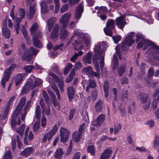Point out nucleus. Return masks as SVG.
<instances>
[{
  "mask_svg": "<svg viewBox=\"0 0 159 159\" xmlns=\"http://www.w3.org/2000/svg\"><path fill=\"white\" fill-rule=\"evenodd\" d=\"M25 97H23L20 100L14 112L11 119V126L13 128H15L16 125H18L20 123L19 116L23 107L25 105Z\"/></svg>",
  "mask_w": 159,
  "mask_h": 159,
  "instance_id": "1",
  "label": "nucleus"
},
{
  "mask_svg": "<svg viewBox=\"0 0 159 159\" xmlns=\"http://www.w3.org/2000/svg\"><path fill=\"white\" fill-rule=\"evenodd\" d=\"M42 84V80L38 78H35L32 76L25 85L23 87L22 92L23 94L26 93L29 90H32L35 87L40 85Z\"/></svg>",
  "mask_w": 159,
  "mask_h": 159,
  "instance_id": "2",
  "label": "nucleus"
},
{
  "mask_svg": "<svg viewBox=\"0 0 159 159\" xmlns=\"http://www.w3.org/2000/svg\"><path fill=\"white\" fill-rule=\"evenodd\" d=\"M94 51L95 53L93 57V61L98 62L100 59V63L102 72L103 71V67L104 65V53L102 52L101 49V44L100 43H98L94 48Z\"/></svg>",
  "mask_w": 159,
  "mask_h": 159,
  "instance_id": "3",
  "label": "nucleus"
},
{
  "mask_svg": "<svg viewBox=\"0 0 159 159\" xmlns=\"http://www.w3.org/2000/svg\"><path fill=\"white\" fill-rule=\"evenodd\" d=\"M136 41L138 42L137 45L138 48H142L143 46H145V47L143 49L144 50H145L146 49V47L148 46L152 45L154 48L159 50V46H156L154 43L149 40L145 39L144 36L140 33L137 34Z\"/></svg>",
  "mask_w": 159,
  "mask_h": 159,
  "instance_id": "4",
  "label": "nucleus"
},
{
  "mask_svg": "<svg viewBox=\"0 0 159 159\" xmlns=\"http://www.w3.org/2000/svg\"><path fill=\"white\" fill-rule=\"evenodd\" d=\"M16 97V96H13L10 98L8 101V103L4 110L3 114L2 116L0 115V124L1 125H3L6 123V120L5 119L6 118L8 113L10 110V107L11 105Z\"/></svg>",
  "mask_w": 159,
  "mask_h": 159,
  "instance_id": "5",
  "label": "nucleus"
},
{
  "mask_svg": "<svg viewBox=\"0 0 159 159\" xmlns=\"http://www.w3.org/2000/svg\"><path fill=\"white\" fill-rule=\"evenodd\" d=\"M135 35V33L133 32L128 34L121 45V47L123 50H125L128 46H131L134 43V39L133 38Z\"/></svg>",
  "mask_w": 159,
  "mask_h": 159,
  "instance_id": "6",
  "label": "nucleus"
},
{
  "mask_svg": "<svg viewBox=\"0 0 159 159\" xmlns=\"http://www.w3.org/2000/svg\"><path fill=\"white\" fill-rule=\"evenodd\" d=\"M22 49L20 48L19 49V55H21L22 52H24V53L22 56V59L23 60H25L27 61H29L31 59V57L28 52L29 50H25V46L24 44H22L21 45Z\"/></svg>",
  "mask_w": 159,
  "mask_h": 159,
  "instance_id": "7",
  "label": "nucleus"
},
{
  "mask_svg": "<svg viewBox=\"0 0 159 159\" xmlns=\"http://www.w3.org/2000/svg\"><path fill=\"white\" fill-rule=\"evenodd\" d=\"M71 16L70 12H67L64 14L59 20L61 27L66 28L68 26L70 18Z\"/></svg>",
  "mask_w": 159,
  "mask_h": 159,
  "instance_id": "8",
  "label": "nucleus"
},
{
  "mask_svg": "<svg viewBox=\"0 0 159 159\" xmlns=\"http://www.w3.org/2000/svg\"><path fill=\"white\" fill-rule=\"evenodd\" d=\"M74 34L76 36H80V39H82V41L84 42V43L87 47H89L91 44L90 39L88 37H86L82 34V33L78 30H75L74 32Z\"/></svg>",
  "mask_w": 159,
  "mask_h": 159,
  "instance_id": "9",
  "label": "nucleus"
},
{
  "mask_svg": "<svg viewBox=\"0 0 159 159\" xmlns=\"http://www.w3.org/2000/svg\"><path fill=\"white\" fill-rule=\"evenodd\" d=\"M57 130V126L56 125H55L53 126L52 129L44 134L43 139V141L45 143L46 142L47 140L49 141Z\"/></svg>",
  "mask_w": 159,
  "mask_h": 159,
  "instance_id": "10",
  "label": "nucleus"
},
{
  "mask_svg": "<svg viewBox=\"0 0 159 159\" xmlns=\"http://www.w3.org/2000/svg\"><path fill=\"white\" fill-rule=\"evenodd\" d=\"M70 134L68 129L65 128H61L60 131L61 141L63 143L66 142L68 139Z\"/></svg>",
  "mask_w": 159,
  "mask_h": 159,
  "instance_id": "11",
  "label": "nucleus"
},
{
  "mask_svg": "<svg viewBox=\"0 0 159 159\" xmlns=\"http://www.w3.org/2000/svg\"><path fill=\"white\" fill-rule=\"evenodd\" d=\"M48 75L52 77L53 80L56 81L58 83V85L59 89L61 92H63V87L64 86V82L62 78H59L56 75L52 72H50Z\"/></svg>",
  "mask_w": 159,
  "mask_h": 159,
  "instance_id": "12",
  "label": "nucleus"
},
{
  "mask_svg": "<svg viewBox=\"0 0 159 159\" xmlns=\"http://www.w3.org/2000/svg\"><path fill=\"white\" fill-rule=\"evenodd\" d=\"M37 33L38 35L33 37V42L35 46L39 48H41L42 47V45L38 39L42 37V34L41 32H39Z\"/></svg>",
  "mask_w": 159,
  "mask_h": 159,
  "instance_id": "13",
  "label": "nucleus"
},
{
  "mask_svg": "<svg viewBox=\"0 0 159 159\" xmlns=\"http://www.w3.org/2000/svg\"><path fill=\"white\" fill-rule=\"evenodd\" d=\"M24 143L25 145H29L33 141L34 138V135L32 131L29 133H25Z\"/></svg>",
  "mask_w": 159,
  "mask_h": 159,
  "instance_id": "14",
  "label": "nucleus"
},
{
  "mask_svg": "<svg viewBox=\"0 0 159 159\" xmlns=\"http://www.w3.org/2000/svg\"><path fill=\"white\" fill-rule=\"evenodd\" d=\"M79 41L77 42L76 40L73 39L71 40L73 46V48L76 50L81 49L83 47V41L82 39L79 38Z\"/></svg>",
  "mask_w": 159,
  "mask_h": 159,
  "instance_id": "15",
  "label": "nucleus"
},
{
  "mask_svg": "<svg viewBox=\"0 0 159 159\" xmlns=\"http://www.w3.org/2000/svg\"><path fill=\"white\" fill-rule=\"evenodd\" d=\"M59 28L60 26L58 24H56L54 26L50 35L51 39H55L57 38Z\"/></svg>",
  "mask_w": 159,
  "mask_h": 159,
  "instance_id": "16",
  "label": "nucleus"
},
{
  "mask_svg": "<svg viewBox=\"0 0 159 159\" xmlns=\"http://www.w3.org/2000/svg\"><path fill=\"white\" fill-rule=\"evenodd\" d=\"M53 0H47L46 1H43L41 3V11L42 13L45 14L48 12V9L47 4L52 2Z\"/></svg>",
  "mask_w": 159,
  "mask_h": 159,
  "instance_id": "17",
  "label": "nucleus"
},
{
  "mask_svg": "<svg viewBox=\"0 0 159 159\" xmlns=\"http://www.w3.org/2000/svg\"><path fill=\"white\" fill-rule=\"evenodd\" d=\"M105 117V115L104 114H101L100 115L96 120L93 122V125L95 126H100L104 121Z\"/></svg>",
  "mask_w": 159,
  "mask_h": 159,
  "instance_id": "18",
  "label": "nucleus"
},
{
  "mask_svg": "<svg viewBox=\"0 0 159 159\" xmlns=\"http://www.w3.org/2000/svg\"><path fill=\"white\" fill-rule=\"evenodd\" d=\"M56 20V18L54 17L50 18L48 20L46 25L49 32L52 30V28L53 27Z\"/></svg>",
  "mask_w": 159,
  "mask_h": 159,
  "instance_id": "19",
  "label": "nucleus"
},
{
  "mask_svg": "<svg viewBox=\"0 0 159 159\" xmlns=\"http://www.w3.org/2000/svg\"><path fill=\"white\" fill-rule=\"evenodd\" d=\"M83 11V8L82 4H80L76 8L75 17L76 19H79Z\"/></svg>",
  "mask_w": 159,
  "mask_h": 159,
  "instance_id": "20",
  "label": "nucleus"
},
{
  "mask_svg": "<svg viewBox=\"0 0 159 159\" xmlns=\"http://www.w3.org/2000/svg\"><path fill=\"white\" fill-rule=\"evenodd\" d=\"M116 24L118 27L121 29H122L124 27L126 22L124 20L123 17H118L116 20Z\"/></svg>",
  "mask_w": 159,
  "mask_h": 159,
  "instance_id": "21",
  "label": "nucleus"
},
{
  "mask_svg": "<svg viewBox=\"0 0 159 159\" xmlns=\"http://www.w3.org/2000/svg\"><path fill=\"white\" fill-rule=\"evenodd\" d=\"M112 151L108 148L106 149L104 152L102 153L100 157V159H107L111 155Z\"/></svg>",
  "mask_w": 159,
  "mask_h": 159,
  "instance_id": "22",
  "label": "nucleus"
},
{
  "mask_svg": "<svg viewBox=\"0 0 159 159\" xmlns=\"http://www.w3.org/2000/svg\"><path fill=\"white\" fill-rule=\"evenodd\" d=\"M75 88L73 86H70L67 89V92L69 100H71L74 98Z\"/></svg>",
  "mask_w": 159,
  "mask_h": 159,
  "instance_id": "23",
  "label": "nucleus"
},
{
  "mask_svg": "<svg viewBox=\"0 0 159 159\" xmlns=\"http://www.w3.org/2000/svg\"><path fill=\"white\" fill-rule=\"evenodd\" d=\"M38 28V25L37 23H34L30 28V31L32 35L35 36L38 35V32H41L40 31H37L36 30Z\"/></svg>",
  "mask_w": 159,
  "mask_h": 159,
  "instance_id": "24",
  "label": "nucleus"
},
{
  "mask_svg": "<svg viewBox=\"0 0 159 159\" xmlns=\"http://www.w3.org/2000/svg\"><path fill=\"white\" fill-rule=\"evenodd\" d=\"M31 102V100H30L27 102L26 103L23 110L24 113L21 115V119L22 121H24V120L26 114L27 110L30 107Z\"/></svg>",
  "mask_w": 159,
  "mask_h": 159,
  "instance_id": "25",
  "label": "nucleus"
},
{
  "mask_svg": "<svg viewBox=\"0 0 159 159\" xmlns=\"http://www.w3.org/2000/svg\"><path fill=\"white\" fill-rule=\"evenodd\" d=\"M94 65L95 66L96 70L97 72L93 71L92 75H94L95 77H100V70L99 68V65L98 62L93 61Z\"/></svg>",
  "mask_w": 159,
  "mask_h": 159,
  "instance_id": "26",
  "label": "nucleus"
},
{
  "mask_svg": "<svg viewBox=\"0 0 159 159\" xmlns=\"http://www.w3.org/2000/svg\"><path fill=\"white\" fill-rule=\"evenodd\" d=\"M69 34L68 30L65 29V28L62 27L60 30V39H65L68 35Z\"/></svg>",
  "mask_w": 159,
  "mask_h": 159,
  "instance_id": "27",
  "label": "nucleus"
},
{
  "mask_svg": "<svg viewBox=\"0 0 159 159\" xmlns=\"http://www.w3.org/2000/svg\"><path fill=\"white\" fill-rule=\"evenodd\" d=\"M36 8L34 5H32L30 6L29 9V13L27 15L28 17L31 19L35 13Z\"/></svg>",
  "mask_w": 159,
  "mask_h": 159,
  "instance_id": "28",
  "label": "nucleus"
},
{
  "mask_svg": "<svg viewBox=\"0 0 159 159\" xmlns=\"http://www.w3.org/2000/svg\"><path fill=\"white\" fill-rule=\"evenodd\" d=\"M92 53L91 52H88L87 54L83 57V60L85 63L90 64L91 62V59Z\"/></svg>",
  "mask_w": 159,
  "mask_h": 159,
  "instance_id": "29",
  "label": "nucleus"
},
{
  "mask_svg": "<svg viewBox=\"0 0 159 159\" xmlns=\"http://www.w3.org/2000/svg\"><path fill=\"white\" fill-rule=\"evenodd\" d=\"M102 103L101 100H100L96 103L95 106V110L96 112H100L102 108Z\"/></svg>",
  "mask_w": 159,
  "mask_h": 159,
  "instance_id": "30",
  "label": "nucleus"
},
{
  "mask_svg": "<svg viewBox=\"0 0 159 159\" xmlns=\"http://www.w3.org/2000/svg\"><path fill=\"white\" fill-rule=\"evenodd\" d=\"M154 74V70L152 68H150L148 71V76L145 78V80L147 82L149 83L151 81L150 78L152 77Z\"/></svg>",
  "mask_w": 159,
  "mask_h": 159,
  "instance_id": "31",
  "label": "nucleus"
},
{
  "mask_svg": "<svg viewBox=\"0 0 159 159\" xmlns=\"http://www.w3.org/2000/svg\"><path fill=\"white\" fill-rule=\"evenodd\" d=\"M109 87V83L108 81H105L104 82L103 85V90L104 92L105 96L107 98L109 95L108 88Z\"/></svg>",
  "mask_w": 159,
  "mask_h": 159,
  "instance_id": "32",
  "label": "nucleus"
},
{
  "mask_svg": "<svg viewBox=\"0 0 159 159\" xmlns=\"http://www.w3.org/2000/svg\"><path fill=\"white\" fill-rule=\"evenodd\" d=\"M63 154L62 149L59 148L56 151L54 154V157L57 159H61L62 156Z\"/></svg>",
  "mask_w": 159,
  "mask_h": 159,
  "instance_id": "33",
  "label": "nucleus"
},
{
  "mask_svg": "<svg viewBox=\"0 0 159 159\" xmlns=\"http://www.w3.org/2000/svg\"><path fill=\"white\" fill-rule=\"evenodd\" d=\"M16 23V24L14 26L16 33L17 34H19V30L20 29V23L21 21V19L19 18H17L15 20H14Z\"/></svg>",
  "mask_w": 159,
  "mask_h": 159,
  "instance_id": "34",
  "label": "nucleus"
},
{
  "mask_svg": "<svg viewBox=\"0 0 159 159\" xmlns=\"http://www.w3.org/2000/svg\"><path fill=\"white\" fill-rule=\"evenodd\" d=\"M35 116L36 119L39 120L41 117V109L39 105H37L35 108Z\"/></svg>",
  "mask_w": 159,
  "mask_h": 159,
  "instance_id": "35",
  "label": "nucleus"
},
{
  "mask_svg": "<svg viewBox=\"0 0 159 159\" xmlns=\"http://www.w3.org/2000/svg\"><path fill=\"white\" fill-rule=\"evenodd\" d=\"M82 72L89 76H91L93 72L92 68L90 66L86 67L83 69Z\"/></svg>",
  "mask_w": 159,
  "mask_h": 159,
  "instance_id": "36",
  "label": "nucleus"
},
{
  "mask_svg": "<svg viewBox=\"0 0 159 159\" xmlns=\"http://www.w3.org/2000/svg\"><path fill=\"white\" fill-rule=\"evenodd\" d=\"M81 133L79 131L77 132L76 131H74L73 134V138L76 142L79 141L81 137Z\"/></svg>",
  "mask_w": 159,
  "mask_h": 159,
  "instance_id": "37",
  "label": "nucleus"
},
{
  "mask_svg": "<svg viewBox=\"0 0 159 159\" xmlns=\"http://www.w3.org/2000/svg\"><path fill=\"white\" fill-rule=\"evenodd\" d=\"M10 75L9 73H6L5 72L3 75V77L2 80V84L3 88L5 87V85L6 82L8 80L9 76Z\"/></svg>",
  "mask_w": 159,
  "mask_h": 159,
  "instance_id": "38",
  "label": "nucleus"
},
{
  "mask_svg": "<svg viewBox=\"0 0 159 159\" xmlns=\"http://www.w3.org/2000/svg\"><path fill=\"white\" fill-rule=\"evenodd\" d=\"M50 86L52 89L56 92V95L57 96V98L58 100H60V93L59 90L58 89L56 85L54 84H52Z\"/></svg>",
  "mask_w": 159,
  "mask_h": 159,
  "instance_id": "39",
  "label": "nucleus"
},
{
  "mask_svg": "<svg viewBox=\"0 0 159 159\" xmlns=\"http://www.w3.org/2000/svg\"><path fill=\"white\" fill-rule=\"evenodd\" d=\"M115 21L113 20H108L106 24L107 27L106 28L111 29H113L115 27Z\"/></svg>",
  "mask_w": 159,
  "mask_h": 159,
  "instance_id": "40",
  "label": "nucleus"
},
{
  "mask_svg": "<svg viewBox=\"0 0 159 159\" xmlns=\"http://www.w3.org/2000/svg\"><path fill=\"white\" fill-rule=\"evenodd\" d=\"M32 151V149L31 148H27L21 152V154L22 155L27 157L31 153Z\"/></svg>",
  "mask_w": 159,
  "mask_h": 159,
  "instance_id": "41",
  "label": "nucleus"
},
{
  "mask_svg": "<svg viewBox=\"0 0 159 159\" xmlns=\"http://www.w3.org/2000/svg\"><path fill=\"white\" fill-rule=\"evenodd\" d=\"M25 15V10L22 8L20 9L19 10L18 13L16 15V17H18L22 20L24 18Z\"/></svg>",
  "mask_w": 159,
  "mask_h": 159,
  "instance_id": "42",
  "label": "nucleus"
},
{
  "mask_svg": "<svg viewBox=\"0 0 159 159\" xmlns=\"http://www.w3.org/2000/svg\"><path fill=\"white\" fill-rule=\"evenodd\" d=\"M24 76V74H19L17 76L16 80V85H18L22 81L23 78Z\"/></svg>",
  "mask_w": 159,
  "mask_h": 159,
  "instance_id": "43",
  "label": "nucleus"
},
{
  "mask_svg": "<svg viewBox=\"0 0 159 159\" xmlns=\"http://www.w3.org/2000/svg\"><path fill=\"white\" fill-rule=\"evenodd\" d=\"M96 83L93 80H90L89 81V85L86 88V91L87 92H88L89 90V87L92 88H93L96 87Z\"/></svg>",
  "mask_w": 159,
  "mask_h": 159,
  "instance_id": "44",
  "label": "nucleus"
},
{
  "mask_svg": "<svg viewBox=\"0 0 159 159\" xmlns=\"http://www.w3.org/2000/svg\"><path fill=\"white\" fill-rule=\"evenodd\" d=\"M140 98L141 102L143 103H146L148 98V95L146 94L140 95Z\"/></svg>",
  "mask_w": 159,
  "mask_h": 159,
  "instance_id": "45",
  "label": "nucleus"
},
{
  "mask_svg": "<svg viewBox=\"0 0 159 159\" xmlns=\"http://www.w3.org/2000/svg\"><path fill=\"white\" fill-rule=\"evenodd\" d=\"M25 127L24 125H21V126L16 129V131L21 136H22L24 134V131Z\"/></svg>",
  "mask_w": 159,
  "mask_h": 159,
  "instance_id": "46",
  "label": "nucleus"
},
{
  "mask_svg": "<svg viewBox=\"0 0 159 159\" xmlns=\"http://www.w3.org/2000/svg\"><path fill=\"white\" fill-rule=\"evenodd\" d=\"M118 60L116 55H114L113 56V70L116 69L118 66Z\"/></svg>",
  "mask_w": 159,
  "mask_h": 159,
  "instance_id": "47",
  "label": "nucleus"
},
{
  "mask_svg": "<svg viewBox=\"0 0 159 159\" xmlns=\"http://www.w3.org/2000/svg\"><path fill=\"white\" fill-rule=\"evenodd\" d=\"M2 34L4 37L6 38H9L10 36V31L7 29H4L3 30Z\"/></svg>",
  "mask_w": 159,
  "mask_h": 159,
  "instance_id": "48",
  "label": "nucleus"
},
{
  "mask_svg": "<svg viewBox=\"0 0 159 159\" xmlns=\"http://www.w3.org/2000/svg\"><path fill=\"white\" fill-rule=\"evenodd\" d=\"M55 4V9L54 11V12L57 13L59 9V0H53Z\"/></svg>",
  "mask_w": 159,
  "mask_h": 159,
  "instance_id": "49",
  "label": "nucleus"
},
{
  "mask_svg": "<svg viewBox=\"0 0 159 159\" xmlns=\"http://www.w3.org/2000/svg\"><path fill=\"white\" fill-rule=\"evenodd\" d=\"M114 128V134H117L121 129V125L120 124H118L115 125Z\"/></svg>",
  "mask_w": 159,
  "mask_h": 159,
  "instance_id": "50",
  "label": "nucleus"
},
{
  "mask_svg": "<svg viewBox=\"0 0 159 159\" xmlns=\"http://www.w3.org/2000/svg\"><path fill=\"white\" fill-rule=\"evenodd\" d=\"M28 50H29L28 52L30 53V55L31 56V57H32V56L30 55V51L32 53L33 55H36L39 51V50L36 49L35 48H34L33 47H30ZM32 57H31V58Z\"/></svg>",
  "mask_w": 159,
  "mask_h": 159,
  "instance_id": "51",
  "label": "nucleus"
},
{
  "mask_svg": "<svg viewBox=\"0 0 159 159\" xmlns=\"http://www.w3.org/2000/svg\"><path fill=\"white\" fill-rule=\"evenodd\" d=\"M125 71V65L121 66L118 69V73L120 76H122Z\"/></svg>",
  "mask_w": 159,
  "mask_h": 159,
  "instance_id": "52",
  "label": "nucleus"
},
{
  "mask_svg": "<svg viewBox=\"0 0 159 159\" xmlns=\"http://www.w3.org/2000/svg\"><path fill=\"white\" fill-rule=\"evenodd\" d=\"M87 151L92 155H94L95 154V150L93 145H92L89 146L87 148Z\"/></svg>",
  "mask_w": 159,
  "mask_h": 159,
  "instance_id": "53",
  "label": "nucleus"
},
{
  "mask_svg": "<svg viewBox=\"0 0 159 159\" xmlns=\"http://www.w3.org/2000/svg\"><path fill=\"white\" fill-rule=\"evenodd\" d=\"M16 67V65L15 64H13L10 66L7 69L5 70V72L6 73H9L11 75V70H13Z\"/></svg>",
  "mask_w": 159,
  "mask_h": 159,
  "instance_id": "54",
  "label": "nucleus"
},
{
  "mask_svg": "<svg viewBox=\"0 0 159 159\" xmlns=\"http://www.w3.org/2000/svg\"><path fill=\"white\" fill-rule=\"evenodd\" d=\"M72 66L73 65L71 63H69L64 71V74L65 75H67L68 73L70 70L72 68Z\"/></svg>",
  "mask_w": 159,
  "mask_h": 159,
  "instance_id": "55",
  "label": "nucleus"
},
{
  "mask_svg": "<svg viewBox=\"0 0 159 159\" xmlns=\"http://www.w3.org/2000/svg\"><path fill=\"white\" fill-rule=\"evenodd\" d=\"M107 11V8L106 7H100L98 11V14H102V13L106 12Z\"/></svg>",
  "mask_w": 159,
  "mask_h": 159,
  "instance_id": "56",
  "label": "nucleus"
},
{
  "mask_svg": "<svg viewBox=\"0 0 159 159\" xmlns=\"http://www.w3.org/2000/svg\"><path fill=\"white\" fill-rule=\"evenodd\" d=\"M154 146L155 148H157L159 146V137L157 136L155 137L154 140Z\"/></svg>",
  "mask_w": 159,
  "mask_h": 159,
  "instance_id": "57",
  "label": "nucleus"
},
{
  "mask_svg": "<svg viewBox=\"0 0 159 159\" xmlns=\"http://www.w3.org/2000/svg\"><path fill=\"white\" fill-rule=\"evenodd\" d=\"M112 29H108L107 28H105L104 29V31L105 34L109 36H111L112 35V32L111 31Z\"/></svg>",
  "mask_w": 159,
  "mask_h": 159,
  "instance_id": "58",
  "label": "nucleus"
},
{
  "mask_svg": "<svg viewBox=\"0 0 159 159\" xmlns=\"http://www.w3.org/2000/svg\"><path fill=\"white\" fill-rule=\"evenodd\" d=\"M91 94L93 101H95L98 96V92L97 90L96 89L93 90Z\"/></svg>",
  "mask_w": 159,
  "mask_h": 159,
  "instance_id": "59",
  "label": "nucleus"
},
{
  "mask_svg": "<svg viewBox=\"0 0 159 159\" xmlns=\"http://www.w3.org/2000/svg\"><path fill=\"white\" fill-rule=\"evenodd\" d=\"M11 152L10 150H8L5 154L4 159H11Z\"/></svg>",
  "mask_w": 159,
  "mask_h": 159,
  "instance_id": "60",
  "label": "nucleus"
},
{
  "mask_svg": "<svg viewBox=\"0 0 159 159\" xmlns=\"http://www.w3.org/2000/svg\"><path fill=\"white\" fill-rule=\"evenodd\" d=\"M68 8V5L67 4L64 5L60 9V11L61 13H63L66 11Z\"/></svg>",
  "mask_w": 159,
  "mask_h": 159,
  "instance_id": "61",
  "label": "nucleus"
},
{
  "mask_svg": "<svg viewBox=\"0 0 159 159\" xmlns=\"http://www.w3.org/2000/svg\"><path fill=\"white\" fill-rule=\"evenodd\" d=\"M40 126V123L39 122L35 123L33 127V131L34 132H37L39 129Z\"/></svg>",
  "mask_w": 159,
  "mask_h": 159,
  "instance_id": "62",
  "label": "nucleus"
},
{
  "mask_svg": "<svg viewBox=\"0 0 159 159\" xmlns=\"http://www.w3.org/2000/svg\"><path fill=\"white\" fill-rule=\"evenodd\" d=\"M72 150V140L70 141L69 148L67 149L66 154H70Z\"/></svg>",
  "mask_w": 159,
  "mask_h": 159,
  "instance_id": "63",
  "label": "nucleus"
},
{
  "mask_svg": "<svg viewBox=\"0 0 159 159\" xmlns=\"http://www.w3.org/2000/svg\"><path fill=\"white\" fill-rule=\"evenodd\" d=\"M82 67V63L80 61H78L75 65V70L80 69Z\"/></svg>",
  "mask_w": 159,
  "mask_h": 159,
  "instance_id": "64",
  "label": "nucleus"
}]
</instances>
